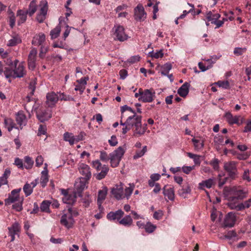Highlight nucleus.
<instances>
[{"mask_svg": "<svg viewBox=\"0 0 251 251\" xmlns=\"http://www.w3.org/2000/svg\"><path fill=\"white\" fill-rule=\"evenodd\" d=\"M26 71L23 62L20 63L13 70L10 67H5L4 75L6 78H21L25 75Z\"/></svg>", "mask_w": 251, "mask_h": 251, "instance_id": "nucleus-1", "label": "nucleus"}, {"mask_svg": "<svg viewBox=\"0 0 251 251\" xmlns=\"http://www.w3.org/2000/svg\"><path fill=\"white\" fill-rule=\"evenodd\" d=\"M125 152V150L122 147H119L117 149L110 154L111 166L112 167H117Z\"/></svg>", "mask_w": 251, "mask_h": 251, "instance_id": "nucleus-2", "label": "nucleus"}, {"mask_svg": "<svg viewBox=\"0 0 251 251\" xmlns=\"http://www.w3.org/2000/svg\"><path fill=\"white\" fill-rule=\"evenodd\" d=\"M142 120V117L140 115H137L136 113L129 116L126 121V126L122 128V133L124 134H126L128 131L130 130L131 128L134 127L136 124L139 121Z\"/></svg>", "mask_w": 251, "mask_h": 251, "instance_id": "nucleus-3", "label": "nucleus"}, {"mask_svg": "<svg viewBox=\"0 0 251 251\" xmlns=\"http://www.w3.org/2000/svg\"><path fill=\"white\" fill-rule=\"evenodd\" d=\"M237 164V162L233 161L224 163V169L231 179H235L238 176Z\"/></svg>", "mask_w": 251, "mask_h": 251, "instance_id": "nucleus-4", "label": "nucleus"}, {"mask_svg": "<svg viewBox=\"0 0 251 251\" xmlns=\"http://www.w3.org/2000/svg\"><path fill=\"white\" fill-rule=\"evenodd\" d=\"M92 165L93 168L97 170V171L100 172L96 175V177L98 180H101L105 177L108 171L109 168L107 165H101L100 160H96L92 161Z\"/></svg>", "mask_w": 251, "mask_h": 251, "instance_id": "nucleus-5", "label": "nucleus"}, {"mask_svg": "<svg viewBox=\"0 0 251 251\" xmlns=\"http://www.w3.org/2000/svg\"><path fill=\"white\" fill-rule=\"evenodd\" d=\"M230 200L231 201H237L238 200H242L247 197L248 191L242 189L240 187H233L230 191Z\"/></svg>", "mask_w": 251, "mask_h": 251, "instance_id": "nucleus-6", "label": "nucleus"}, {"mask_svg": "<svg viewBox=\"0 0 251 251\" xmlns=\"http://www.w3.org/2000/svg\"><path fill=\"white\" fill-rule=\"evenodd\" d=\"M40 8L37 14L36 20L39 23H43L46 18L48 9V2L46 0H42L40 3Z\"/></svg>", "mask_w": 251, "mask_h": 251, "instance_id": "nucleus-7", "label": "nucleus"}, {"mask_svg": "<svg viewBox=\"0 0 251 251\" xmlns=\"http://www.w3.org/2000/svg\"><path fill=\"white\" fill-rule=\"evenodd\" d=\"M155 97V93L152 89H145L142 91L141 97L138 98V100L143 102H151Z\"/></svg>", "mask_w": 251, "mask_h": 251, "instance_id": "nucleus-8", "label": "nucleus"}, {"mask_svg": "<svg viewBox=\"0 0 251 251\" xmlns=\"http://www.w3.org/2000/svg\"><path fill=\"white\" fill-rule=\"evenodd\" d=\"M21 190V188L13 190L11 193L9 194L8 198L5 200V204L6 205H9L21 200V198L20 197L19 195V193Z\"/></svg>", "mask_w": 251, "mask_h": 251, "instance_id": "nucleus-9", "label": "nucleus"}, {"mask_svg": "<svg viewBox=\"0 0 251 251\" xmlns=\"http://www.w3.org/2000/svg\"><path fill=\"white\" fill-rule=\"evenodd\" d=\"M89 179L83 177H79L76 181L75 187L76 191V194L79 197H81L82 192L87 188V184L88 183Z\"/></svg>", "mask_w": 251, "mask_h": 251, "instance_id": "nucleus-10", "label": "nucleus"}, {"mask_svg": "<svg viewBox=\"0 0 251 251\" xmlns=\"http://www.w3.org/2000/svg\"><path fill=\"white\" fill-rule=\"evenodd\" d=\"M225 117L229 125H241L243 123V119L240 116H233L230 112L226 113Z\"/></svg>", "mask_w": 251, "mask_h": 251, "instance_id": "nucleus-11", "label": "nucleus"}, {"mask_svg": "<svg viewBox=\"0 0 251 251\" xmlns=\"http://www.w3.org/2000/svg\"><path fill=\"white\" fill-rule=\"evenodd\" d=\"M213 18H211V11H209L206 13V18L208 22H211L212 24L216 25L215 28H218L222 26L224 24V21L218 20L221 17L220 14L216 13Z\"/></svg>", "mask_w": 251, "mask_h": 251, "instance_id": "nucleus-12", "label": "nucleus"}, {"mask_svg": "<svg viewBox=\"0 0 251 251\" xmlns=\"http://www.w3.org/2000/svg\"><path fill=\"white\" fill-rule=\"evenodd\" d=\"M36 116L41 122H44L51 117L50 111L46 109H40L36 111Z\"/></svg>", "mask_w": 251, "mask_h": 251, "instance_id": "nucleus-13", "label": "nucleus"}, {"mask_svg": "<svg viewBox=\"0 0 251 251\" xmlns=\"http://www.w3.org/2000/svg\"><path fill=\"white\" fill-rule=\"evenodd\" d=\"M115 35L117 39L120 41L123 42L128 39V36L125 32V28L123 26H115Z\"/></svg>", "mask_w": 251, "mask_h": 251, "instance_id": "nucleus-14", "label": "nucleus"}, {"mask_svg": "<svg viewBox=\"0 0 251 251\" xmlns=\"http://www.w3.org/2000/svg\"><path fill=\"white\" fill-rule=\"evenodd\" d=\"M134 17L137 21H144L146 18V13L144 11L143 6L138 4L134 9Z\"/></svg>", "mask_w": 251, "mask_h": 251, "instance_id": "nucleus-15", "label": "nucleus"}, {"mask_svg": "<svg viewBox=\"0 0 251 251\" xmlns=\"http://www.w3.org/2000/svg\"><path fill=\"white\" fill-rule=\"evenodd\" d=\"M111 193L117 200L123 199L125 198L123 184L116 185L111 190Z\"/></svg>", "mask_w": 251, "mask_h": 251, "instance_id": "nucleus-16", "label": "nucleus"}, {"mask_svg": "<svg viewBox=\"0 0 251 251\" xmlns=\"http://www.w3.org/2000/svg\"><path fill=\"white\" fill-rule=\"evenodd\" d=\"M60 223L67 228H70L72 227L74 225V220L72 217L71 214H69L68 212H67L62 216Z\"/></svg>", "mask_w": 251, "mask_h": 251, "instance_id": "nucleus-17", "label": "nucleus"}, {"mask_svg": "<svg viewBox=\"0 0 251 251\" xmlns=\"http://www.w3.org/2000/svg\"><path fill=\"white\" fill-rule=\"evenodd\" d=\"M78 170L80 174L83 176L81 177L90 179L91 177L90 168L88 165L81 163L79 165Z\"/></svg>", "mask_w": 251, "mask_h": 251, "instance_id": "nucleus-18", "label": "nucleus"}, {"mask_svg": "<svg viewBox=\"0 0 251 251\" xmlns=\"http://www.w3.org/2000/svg\"><path fill=\"white\" fill-rule=\"evenodd\" d=\"M235 221L236 216L234 213L232 212H229L226 216L224 220L223 226L224 227H231L234 225Z\"/></svg>", "mask_w": 251, "mask_h": 251, "instance_id": "nucleus-19", "label": "nucleus"}, {"mask_svg": "<svg viewBox=\"0 0 251 251\" xmlns=\"http://www.w3.org/2000/svg\"><path fill=\"white\" fill-rule=\"evenodd\" d=\"M107 193V188L106 187H103L102 189L100 190L98 192L97 203L100 211L103 210L101 206L103 201L105 199Z\"/></svg>", "mask_w": 251, "mask_h": 251, "instance_id": "nucleus-20", "label": "nucleus"}, {"mask_svg": "<svg viewBox=\"0 0 251 251\" xmlns=\"http://www.w3.org/2000/svg\"><path fill=\"white\" fill-rule=\"evenodd\" d=\"M37 54V50L32 49L28 55V68L30 70H34L36 66V56Z\"/></svg>", "mask_w": 251, "mask_h": 251, "instance_id": "nucleus-21", "label": "nucleus"}, {"mask_svg": "<svg viewBox=\"0 0 251 251\" xmlns=\"http://www.w3.org/2000/svg\"><path fill=\"white\" fill-rule=\"evenodd\" d=\"M163 193L165 197L171 201L175 200V190L174 187L170 185H165L163 188Z\"/></svg>", "mask_w": 251, "mask_h": 251, "instance_id": "nucleus-22", "label": "nucleus"}, {"mask_svg": "<svg viewBox=\"0 0 251 251\" xmlns=\"http://www.w3.org/2000/svg\"><path fill=\"white\" fill-rule=\"evenodd\" d=\"M124 212L122 210H118L114 212H110L107 215V218L110 221L117 220L118 222L123 217Z\"/></svg>", "mask_w": 251, "mask_h": 251, "instance_id": "nucleus-23", "label": "nucleus"}, {"mask_svg": "<svg viewBox=\"0 0 251 251\" xmlns=\"http://www.w3.org/2000/svg\"><path fill=\"white\" fill-rule=\"evenodd\" d=\"M47 104L49 106H52L55 104L58 100V97L54 92L48 93L46 96Z\"/></svg>", "mask_w": 251, "mask_h": 251, "instance_id": "nucleus-24", "label": "nucleus"}, {"mask_svg": "<svg viewBox=\"0 0 251 251\" xmlns=\"http://www.w3.org/2000/svg\"><path fill=\"white\" fill-rule=\"evenodd\" d=\"M146 125L142 126L141 121H139L134 126L135 129L133 130V135L135 137H139L143 135L146 130Z\"/></svg>", "mask_w": 251, "mask_h": 251, "instance_id": "nucleus-25", "label": "nucleus"}, {"mask_svg": "<svg viewBox=\"0 0 251 251\" xmlns=\"http://www.w3.org/2000/svg\"><path fill=\"white\" fill-rule=\"evenodd\" d=\"M16 121L20 126L21 129L26 124V118L23 112L20 111L16 114Z\"/></svg>", "mask_w": 251, "mask_h": 251, "instance_id": "nucleus-26", "label": "nucleus"}, {"mask_svg": "<svg viewBox=\"0 0 251 251\" xmlns=\"http://www.w3.org/2000/svg\"><path fill=\"white\" fill-rule=\"evenodd\" d=\"M31 97L28 95L25 99L26 103L25 104V108L28 112H29L30 111H33L34 105L35 104V100L33 99H31Z\"/></svg>", "mask_w": 251, "mask_h": 251, "instance_id": "nucleus-27", "label": "nucleus"}, {"mask_svg": "<svg viewBox=\"0 0 251 251\" xmlns=\"http://www.w3.org/2000/svg\"><path fill=\"white\" fill-rule=\"evenodd\" d=\"M45 41V35L43 33H40L35 35L32 41V44L34 46L42 45Z\"/></svg>", "mask_w": 251, "mask_h": 251, "instance_id": "nucleus-28", "label": "nucleus"}, {"mask_svg": "<svg viewBox=\"0 0 251 251\" xmlns=\"http://www.w3.org/2000/svg\"><path fill=\"white\" fill-rule=\"evenodd\" d=\"M27 12L25 10L20 9L17 12V16L19 18L17 21L18 25L24 23L27 19Z\"/></svg>", "mask_w": 251, "mask_h": 251, "instance_id": "nucleus-29", "label": "nucleus"}, {"mask_svg": "<svg viewBox=\"0 0 251 251\" xmlns=\"http://www.w3.org/2000/svg\"><path fill=\"white\" fill-rule=\"evenodd\" d=\"M190 85L188 82H185L178 90L177 93L182 97H185L188 94Z\"/></svg>", "mask_w": 251, "mask_h": 251, "instance_id": "nucleus-30", "label": "nucleus"}, {"mask_svg": "<svg viewBox=\"0 0 251 251\" xmlns=\"http://www.w3.org/2000/svg\"><path fill=\"white\" fill-rule=\"evenodd\" d=\"M64 194V196L62 198V201L64 203L68 204H73L75 202L76 194L75 195H70L66 192Z\"/></svg>", "mask_w": 251, "mask_h": 251, "instance_id": "nucleus-31", "label": "nucleus"}, {"mask_svg": "<svg viewBox=\"0 0 251 251\" xmlns=\"http://www.w3.org/2000/svg\"><path fill=\"white\" fill-rule=\"evenodd\" d=\"M214 184V179L209 178L208 179L202 181L199 184V188L201 189H204L205 187L210 188Z\"/></svg>", "mask_w": 251, "mask_h": 251, "instance_id": "nucleus-32", "label": "nucleus"}, {"mask_svg": "<svg viewBox=\"0 0 251 251\" xmlns=\"http://www.w3.org/2000/svg\"><path fill=\"white\" fill-rule=\"evenodd\" d=\"M133 223V220L130 215H126L122 219L121 218L119 223L125 226L129 227Z\"/></svg>", "mask_w": 251, "mask_h": 251, "instance_id": "nucleus-33", "label": "nucleus"}, {"mask_svg": "<svg viewBox=\"0 0 251 251\" xmlns=\"http://www.w3.org/2000/svg\"><path fill=\"white\" fill-rule=\"evenodd\" d=\"M37 0H32L30 2L28 8L25 10L30 16H32L36 11L37 9Z\"/></svg>", "mask_w": 251, "mask_h": 251, "instance_id": "nucleus-34", "label": "nucleus"}, {"mask_svg": "<svg viewBox=\"0 0 251 251\" xmlns=\"http://www.w3.org/2000/svg\"><path fill=\"white\" fill-rule=\"evenodd\" d=\"M80 197L81 198V202L83 203V205L85 207H88L91 202L90 195L88 193H86L84 195L81 194V197Z\"/></svg>", "mask_w": 251, "mask_h": 251, "instance_id": "nucleus-35", "label": "nucleus"}, {"mask_svg": "<svg viewBox=\"0 0 251 251\" xmlns=\"http://www.w3.org/2000/svg\"><path fill=\"white\" fill-rule=\"evenodd\" d=\"M48 170H43L42 172V176L40 179V184L43 188H44L49 181Z\"/></svg>", "mask_w": 251, "mask_h": 251, "instance_id": "nucleus-36", "label": "nucleus"}, {"mask_svg": "<svg viewBox=\"0 0 251 251\" xmlns=\"http://www.w3.org/2000/svg\"><path fill=\"white\" fill-rule=\"evenodd\" d=\"M64 140L68 142L71 145H73L75 142V136L71 133L66 132L63 135Z\"/></svg>", "mask_w": 251, "mask_h": 251, "instance_id": "nucleus-37", "label": "nucleus"}, {"mask_svg": "<svg viewBox=\"0 0 251 251\" xmlns=\"http://www.w3.org/2000/svg\"><path fill=\"white\" fill-rule=\"evenodd\" d=\"M51 202L48 200L43 201L40 205L41 211L47 213H50V206Z\"/></svg>", "mask_w": 251, "mask_h": 251, "instance_id": "nucleus-38", "label": "nucleus"}, {"mask_svg": "<svg viewBox=\"0 0 251 251\" xmlns=\"http://www.w3.org/2000/svg\"><path fill=\"white\" fill-rule=\"evenodd\" d=\"M172 66L170 63H166L161 66V74L163 75H167L169 71L172 69Z\"/></svg>", "mask_w": 251, "mask_h": 251, "instance_id": "nucleus-39", "label": "nucleus"}, {"mask_svg": "<svg viewBox=\"0 0 251 251\" xmlns=\"http://www.w3.org/2000/svg\"><path fill=\"white\" fill-rule=\"evenodd\" d=\"M61 31V27L59 25H57L50 32V35L51 39H55L59 35Z\"/></svg>", "mask_w": 251, "mask_h": 251, "instance_id": "nucleus-40", "label": "nucleus"}, {"mask_svg": "<svg viewBox=\"0 0 251 251\" xmlns=\"http://www.w3.org/2000/svg\"><path fill=\"white\" fill-rule=\"evenodd\" d=\"M23 201L24 198L22 197L21 200L14 202L12 205V208L18 212L22 211L23 209Z\"/></svg>", "mask_w": 251, "mask_h": 251, "instance_id": "nucleus-41", "label": "nucleus"}, {"mask_svg": "<svg viewBox=\"0 0 251 251\" xmlns=\"http://www.w3.org/2000/svg\"><path fill=\"white\" fill-rule=\"evenodd\" d=\"M191 192V189L189 186H187L186 188H182L181 189H180L178 191V194L180 197L185 198H186V195L190 193Z\"/></svg>", "mask_w": 251, "mask_h": 251, "instance_id": "nucleus-42", "label": "nucleus"}, {"mask_svg": "<svg viewBox=\"0 0 251 251\" xmlns=\"http://www.w3.org/2000/svg\"><path fill=\"white\" fill-rule=\"evenodd\" d=\"M121 119H123L125 117V113L126 111L130 112L132 114V115L136 113L135 111L133 110L130 107L128 106L127 105H125L121 107Z\"/></svg>", "mask_w": 251, "mask_h": 251, "instance_id": "nucleus-43", "label": "nucleus"}, {"mask_svg": "<svg viewBox=\"0 0 251 251\" xmlns=\"http://www.w3.org/2000/svg\"><path fill=\"white\" fill-rule=\"evenodd\" d=\"M22 41L20 37L18 36H15L13 37L12 39L8 41L7 45L8 46L13 47L20 43Z\"/></svg>", "mask_w": 251, "mask_h": 251, "instance_id": "nucleus-44", "label": "nucleus"}, {"mask_svg": "<svg viewBox=\"0 0 251 251\" xmlns=\"http://www.w3.org/2000/svg\"><path fill=\"white\" fill-rule=\"evenodd\" d=\"M20 229L19 224L15 222L11 227H8L9 233L17 234Z\"/></svg>", "mask_w": 251, "mask_h": 251, "instance_id": "nucleus-45", "label": "nucleus"}, {"mask_svg": "<svg viewBox=\"0 0 251 251\" xmlns=\"http://www.w3.org/2000/svg\"><path fill=\"white\" fill-rule=\"evenodd\" d=\"M229 202L227 203L228 206L231 209H235L237 211H241V209H239V206H240V203L236 204L235 201H231L230 200V197L228 198Z\"/></svg>", "mask_w": 251, "mask_h": 251, "instance_id": "nucleus-46", "label": "nucleus"}, {"mask_svg": "<svg viewBox=\"0 0 251 251\" xmlns=\"http://www.w3.org/2000/svg\"><path fill=\"white\" fill-rule=\"evenodd\" d=\"M23 191L26 197L30 195L33 192V187L30 184L26 183L23 187Z\"/></svg>", "mask_w": 251, "mask_h": 251, "instance_id": "nucleus-47", "label": "nucleus"}, {"mask_svg": "<svg viewBox=\"0 0 251 251\" xmlns=\"http://www.w3.org/2000/svg\"><path fill=\"white\" fill-rule=\"evenodd\" d=\"M36 79L34 78L33 79H31L30 81L28 88L30 90V94H29V96H32L33 95L35 88H36Z\"/></svg>", "mask_w": 251, "mask_h": 251, "instance_id": "nucleus-48", "label": "nucleus"}, {"mask_svg": "<svg viewBox=\"0 0 251 251\" xmlns=\"http://www.w3.org/2000/svg\"><path fill=\"white\" fill-rule=\"evenodd\" d=\"M187 155L190 158H192L193 159L194 162L196 165H200L201 162L200 160L201 156L193 154L191 152H188Z\"/></svg>", "mask_w": 251, "mask_h": 251, "instance_id": "nucleus-49", "label": "nucleus"}, {"mask_svg": "<svg viewBox=\"0 0 251 251\" xmlns=\"http://www.w3.org/2000/svg\"><path fill=\"white\" fill-rule=\"evenodd\" d=\"M25 167L27 169H31L34 163V161L32 159V158L26 156L25 157Z\"/></svg>", "mask_w": 251, "mask_h": 251, "instance_id": "nucleus-50", "label": "nucleus"}, {"mask_svg": "<svg viewBox=\"0 0 251 251\" xmlns=\"http://www.w3.org/2000/svg\"><path fill=\"white\" fill-rule=\"evenodd\" d=\"M147 151V147L145 146L143 147L141 151H137L136 153L133 156V159H136L143 156Z\"/></svg>", "mask_w": 251, "mask_h": 251, "instance_id": "nucleus-51", "label": "nucleus"}, {"mask_svg": "<svg viewBox=\"0 0 251 251\" xmlns=\"http://www.w3.org/2000/svg\"><path fill=\"white\" fill-rule=\"evenodd\" d=\"M247 48H235L233 50V53L236 56H240L243 54L247 51Z\"/></svg>", "mask_w": 251, "mask_h": 251, "instance_id": "nucleus-52", "label": "nucleus"}, {"mask_svg": "<svg viewBox=\"0 0 251 251\" xmlns=\"http://www.w3.org/2000/svg\"><path fill=\"white\" fill-rule=\"evenodd\" d=\"M145 229L147 232L151 233L154 231L156 228V226L151 224V223H148L145 225Z\"/></svg>", "mask_w": 251, "mask_h": 251, "instance_id": "nucleus-53", "label": "nucleus"}, {"mask_svg": "<svg viewBox=\"0 0 251 251\" xmlns=\"http://www.w3.org/2000/svg\"><path fill=\"white\" fill-rule=\"evenodd\" d=\"M192 141L193 142L194 147L196 149L200 150L201 148H202L203 146V144L202 142L196 139H193Z\"/></svg>", "mask_w": 251, "mask_h": 251, "instance_id": "nucleus-54", "label": "nucleus"}, {"mask_svg": "<svg viewBox=\"0 0 251 251\" xmlns=\"http://www.w3.org/2000/svg\"><path fill=\"white\" fill-rule=\"evenodd\" d=\"M251 206V198L249 199L247 201H246L243 203H240V206H239V209H241V210L249 208Z\"/></svg>", "mask_w": 251, "mask_h": 251, "instance_id": "nucleus-55", "label": "nucleus"}, {"mask_svg": "<svg viewBox=\"0 0 251 251\" xmlns=\"http://www.w3.org/2000/svg\"><path fill=\"white\" fill-rule=\"evenodd\" d=\"M188 5L190 6V7H192V9H190L188 11H187L186 10H184L183 11V13L178 17V18L182 19H183L188 13H192V12L194 10V4L188 3Z\"/></svg>", "mask_w": 251, "mask_h": 251, "instance_id": "nucleus-56", "label": "nucleus"}, {"mask_svg": "<svg viewBox=\"0 0 251 251\" xmlns=\"http://www.w3.org/2000/svg\"><path fill=\"white\" fill-rule=\"evenodd\" d=\"M219 161L217 158H214L210 161L209 164L212 166L215 170H218L219 169Z\"/></svg>", "mask_w": 251, "mask_h": 251, "instance_id": "nucleus-57", "label": "nucleus"}, {"mask_svg": "<svg viewBox=\"0 0 251 251\" xmlns=\"http://www.w3.org/2000/svg\"><path fill=\"white\" fill-rule=\"evenodd\" d=\"M216 84L219 87L224 89L229 88V83L228 81H218L216 82Z\"/></svg>", "mask_w": 251, "mask_h": 251, "instance_id": "nucleus-58", "label": "nucleus"}, {"mask_svg": "<svg viewBox=\"0 0 251 251\" xmlns=\"http://www.w3.org/2000/svg\"><path fill=\"white\" fill-rule=\"evenodd\" d=\"M133 188L134 186H131L130 185L129 187H127L125 189V194L124 195L125 198L126 197L127 200L129 199L133 192Z\"/></svg>", "mask_w": 251, "mask_h": 251, "instance_id": "nucleus-59", "label": "nucleus"}, {"mask_svg": "<svg viewBox=\"0 0 251 251\" xmlns=\"http://www.w3.org/2000/svg\"><path fill=\"white\" fill-rule=\"evenodd\" d=\"M15 16L12 11L9 12V25L13 28L15 24Z\"/></svg>", "mask_w": 251, "mask_h": 251, "instance_id": "nucleus-60", "label": "nucleus"}, {"mask_svg": "<svg viewBox=\"0 0 251 251\" xmlns=\"http://www.w3.org/2000/svg\"><path fill=\"white\" fill-rule=\"evenodd\" d=\"M150 56L152 57L155 58H158L159 57H162L163 56V53L162 52V50H160L156 52H153V51L149 52Z\"/></svg>", "mask_w": 251, "mask_h": 251, "instance_id": "nucleus-61", "label": "nucleus"}, {"mask_svg": "<svg viewBox=\"0 0 251 251\" xmlns=\"http://www.w3.org/2000/svg\"><path fill=\"white\" fill-rule=\"evenodd\" d=\"M237 236L236 233L234 230L229 231L227 233L224 235L223 237H220L221 239L226 238L228 239H231L232 237H235Z\"/></svg>", "mask_w": 251, "mask_h": 251, "instance_id": "nucleus-62", "label": "nucleus"}, {"mask_svg": "<svg viewBox=\"0 0 251 251\" xmlns=\"http://www.w3.org/2000/svg\"><path fill=\"white\" fill-rule=\"evenodd\" d=\"M100 158L101 161L107 162L110 159V155L108 156L105 151H100Z\"/></svg>", "mask_w": 251, "mask_h": 251, "instance_id": "nucleus-63", "label": "nucleus"}, {"mask_svg": "<svg viewBox=\"0 0 251 251\" xmlns=\"http://www.w3.org/2000/svg\"><path fill=\"white\" fill-rule=\"evenodd\" d=\"M250 154L248 152H243L237 154V158L239 160H246L250 156Z\"/></svg>", "mask_w": 251, "mask_h": 251, "instance_id": "nucleus-64", "label": "nucleus"}]
</instances>
